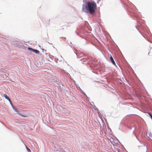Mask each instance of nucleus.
<instances>
[{
    "instance_id": "nucleus-3",
    "label": "nucleus",
    "mask_w": 152,
    "mask_h": 152,
    "mask_svg": "<svg viewBox=\"0 0 152 152\" xmlns=\"http://www.w3.org/2000/svg\"><path fill=\"white\" fill-rule=\"evenodd\" d=\"M110 59L113 64L114 65H115V63L113 60V58L112 56H111L110 57Z\"/></svg>"
},
{
    "instance_id": "nucleus-7",
    "label": "nucleus",
    "mask_w": 152,
    "mask_h": 152,
    "mask_svg": "<svg viewBox=\"0 0 152 152\" xmlns=\"http://www.w3.org/2000/svg\"><path fill=\"white\" fill-rule=\"evenodd\" d=\"M28 50H31L32 51H33V50L34 49H32L30 48H28Z\"/></svg>"
},
{
    "instance_id": "nucleus-9",
    "label": "nucleus",
    "mask_w": 152,
    "mask_h": 152,
    "mask_svg": "<svg viewBox=\"0 0 152 152\" xmlns=\"http://www.w3.org/2000/svg\"><path fill=\"white\" fill-rule=\"evenodd\" d=\"M22 116L24 117H28V116L26 115H22Z\"/></svg>"
},
{
    "instance_id": "nucleus-5",
    "label": "nucleus",
    "mask_w": 152,
    "mask_h": 152,
    "mask_svg": "<svg viewBox=\"0 0 152 152\" xmlns=\"http://www.w3.org/2000/svg\"><path fill=\"white\" fill-rule=\"evenodd\" d=\"M26 149L27 150V151L29 152H30L31 151V150H30L27 147V146H26Z\"/></svg>"
},
{
    "instance_id": "nucleus-1",
    "label": "nucleus",
    "mask_w": 152,
    "mask_h": 152,
    "mask_svg": "<svg viewBox=\"0 0 152 152\" xmlns=\"http://www.w3.org/2000/svg\"><path fill=\"white\" fill-rule=\"evenodd\" d=\"M86 8L87 11L91 14L94 13L97 9L96 3L94 1H88L85 6Z\"/></svg>"
},
{
    "instance_id": "nucleus-2",
    "label": "nucleus",
    "mask_w": 152,
    "mask_h": 152,
    "mask_svg": "<svg viewBox=\"0 0 152 152\" xmlns=\"http://www.w3.org/2000/svg\"><path fill=\"white\" fill-rule=\"evenodd\" d=\"M4 96L6 99L8 100L11 103V100H10V99H9V97L7 96V95L6 94H4Z\"/></svg>"
},
{
    "instance_id": "nucleus-4",
    "label": "nucleus",
    "mask_w": 152,
    "mask_h": 152,
    "mask_svg": "<svg viewBox=\"0 0 152 152\" xmlns=\"http://www.w3.org/2000/svg\"><path fill=\"white\" fill-rule=\"evenodd\" d=\"M32 52H33L37 54H39V51H38V50H37L34 49L33 50Z\"/></svg>"
},
{
    "instance_id": "nucleus-6",
    "label": "nucleus",
    "mask_w": 152,
    "mask_h": 152,
    "mask_svg": "<svg viewBox=\"0 0 152 152\" xmlns=\"http://www.w3.org/2000/svg\"><path fill=\"white\" fill-rule=\"evenodd\" d=\"M148 113L152 119V115L150 113Z\"/></svg>"
},
{
    "instance_id": "nucleus-8",
    "label": "nucleus",
    "mask_w": 152,
    "mask_h": 152,
    "mask_svg": "<svg viewBox=\"0 0 152 152\" xmlns=\"http://www.w3.org/2000/svg\"><path fill=\"white\" fill-rule=\"evenodd\" d=\"M13 108L16 112H18V110L15 107H13Z\"/></svg>"
}]
</instances>
